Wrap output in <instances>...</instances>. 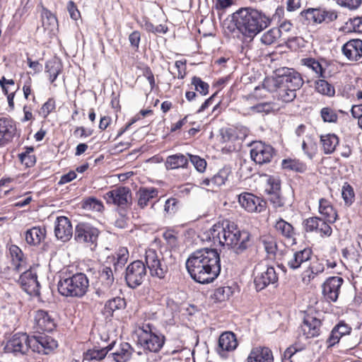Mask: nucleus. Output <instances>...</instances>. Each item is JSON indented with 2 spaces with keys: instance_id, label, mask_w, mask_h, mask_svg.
Segmentation results:
<instances>
[{
  "instance_id": "obj_1",
  "label": "nucleus",
  "mask_w": 362,
  "mask_h": 362,
  "mask_svg": "<svg viewBox=\"0 0 362 362\" xmlns=\"http://www.w3.org/2000/svg\"><path fill=\"white\" fill-rule=\"evenodd\" d=\"M185 264L190 277L201 284L213 282L219 276L221 269L217 250L208 247L193 252Z\"/></svg>"
},
{
  "instance_id": "obj_2",
  "label": "nucleus",
  "mask_w": 362,
  "mask_h": 362,
  "mask_svg": "<svg viewBox=\"0 0 362 362\" xmlns=\"http://www.w3.org/2000/svg\"><path fill=\"white\" fill-rule=\"evenodd\" d=\"M209 236L214 243L233 249L235 254L244 253L250 247L251 235L245 230H240L238 225L228 219L215 223L209 230Z\"/></svg>"
},
{
  "instance_id": "obj_3",
  "label": "nucleus",
  "mask_w": 362,
  "mask_h": 362,
  "mask_svg": "<svg viewBox=\"0 0 362 362\" xmlns=\"http://www.w3.org/2000/svg\"><path fill=\"white\" fill-rule=\"evenodd\" d=\"M237 29L247 37L253 38L271 23L272 19L262 11L252 7L240 8L232 15Z\"/></svg>"
},
{
  "instance_id": "obj_4",
  "label": "nucleus",
  "mask_w": 362,
  "mask_h": 362,
  "mask_svg": "<svg viewBox=\"0 0 362 362\" xmlns=\"http://www.w3.org/2000/svg\"><path fill=\"white\" fill-rule=\"evenodd\" d=\"M57 283L59 293L65 297L82 298L89 288V279L82 272H65L59 276Z\"/></svg>"
},
{
  "instance_id": "obj_5",
  "label": "nucleus",
  "mask_w": 362,
  "mask_h": 362,
  "mask_svg": "<svg viewBox=\"0 0 362 362\" xmlns=\"http://www.w3.org/2000/svg\"><path fill=\"white\" fill-rule=\"evenodd\" d=\"M153 326L149 323L144 324L139 327L138 343L144 350L158 353L165 344V336L160 333L153 332Z\"/></svg>"
},
{
  "instance_id": "obj_6",
  "label": "nucleus",
  "mask_w": 362,
  "mask_h": 362,
  "mask_svg": "<svg viewBox=\"0 0 362 362\" xmlns=\"http://www.w3.org/2000/svg\"><path fill=\"white\" fill-rule=\"evenodd\" d=\"M107 204H114L117 206L119 214L124 215L132 204V193L127 187H116L104 195Z\"/></svg>"
},
{
  "instance_id": "obj_7",
  "label": "nucleus",
  "mask_w": 362,
  "mask_h": 362,
  "mask_svg": "<svg viewBox=\"0 0 362 362\" xmlns=\"http://www.w3.org/2000/svg\"><path fill=\"white\" fill-rule=\"evenodd\" d=\"M147 276L146 266L141 260L131 262L126 268L124 280L127 286L135 289L140 286Z\"/></svg>"
},
{
  "instance_id": "obj_8",
  "label": "nucleus",
  "mask_w": 362,
  "mask_h": 362,
  "mask_svg": "<svg viewBox=\"0 0 362 362\" xmlns=\"http://www.w3.org/2000/svg\"><path fill=\"white\" fill-rule=\"evenodd\" d=\"M31 339L33 335L30 336L25 332L15 333L7 340L4 351L15 356L26 354L29 349L32 350Z\"/></svg>"
},
{
  "instance_id": "obj_9",
  "label": "nucleus",
  "mask_w": 362,
  "mask_h": 362,
  "mask_svg": "<svg viewBox=\"0 0 362 362\" xmlns=\"http://www.w3.org/2000/svg\"><path fill=\"white\" fill-rule=\"evenodd\" d=\"M100 235L98 228L86 222H79L75 227L74 240L79 244L95 247Z\"/></svg>"
},
{
  "instance_id": "obj_10",
  "label": "nucleus",
  "mask_w": 362,
  "mask_h": 362,
  "mask_svg": "<svg viewBox=\"0 0 362 362\" xmlns=\"http://www.w3.org/2000/svg\"><path fill=\"white\" fill-rule=\"evenodd\" d=\"M275 83L299 90L303 86L304 81L301 74L295 69L281 67L275 71Z\"/></svg>"
},
{
  "instance_id": "obj_11",
  "label": "nucleus",
  "mask_w": 362,
  "mask_h": 362,
  "mask_svg": "<svg viewBox=\"0 0 362 362\" xmlns=\"http://www.w3.org/2000/svg\"><path fill=\"white\" fill-rule=\"evenodd\" d=\"M145 264L153 277L164 279L168 273V267L155 250L149 249L146 251Z\"/></svg>"
},
{
  "instance_id": "obj_12",
  "label": "nucleus",
  "mask_w": 362,
  "mask_h": 362,
  "mask_svg": "<svg viewBox=\"0 0 362 362\" xmlns=\"http://www.w3.org/2000/svg\"><path fill=\"white\" fill-rule=\"evenodd\" d=\"M300 16L305 18L304 24L326 23H331L337 18V14L334 11H327L321 8H309L300 13Z\"/></svg>"
},
{
  "instance_id": "obj_13",
  "label": "nucleus",
  "mask_w": 362,
  "mask_h": 362,
  "mask_svg": "<svg viewBox=\"0 0 362 362\" xmlns=\"http://www.w3.org/2000/svg\"><path fill=\"white\" fill-rule=\"evenodd\" d=\"M254 276V284L257 291L264 289L269 285H275L278 281V276L273 267H256Z\"/></svg>"
},
{
  "instance_id": "obj_14",
  "label": "nucleus",
  "mask_w": 362,
  "mask_h": 362,
  "mask_svg": "<svg viewBox=\"0 0 362 362\" xmlns=\"http://www.w3.org/2000/svg\"><path fill=\"white\" fill-rule=\"evenodd\" d=\"M275 155V149L271 145L262 141L254 142L250 150L252 160L259 165L270 163Z\"/></svg>"
},
{
  "instance_id": "obj_15",
  "label": "nucleus",
  "mask_w": 362,
  "mask_h": 362,
  "mask_svg": "<svg viewBox=\"0 0 362 362\" xmlns=\"http://www.w3.org/2000/svg\"><path fill=\"white\" fill-rule=\"evenodd\" d=\"M32 351L47 355L58 346V342L53 337L44 333L33 335L31 339Z\"/></svg>"
},
{
  "instance_id": "obj_16",
  "label": "nucleus",
  "mask_w": 362,
  "mask_h": 362,
  "mask_svg": "<svg viewBox=\"0 0 362 362\" xmlns=\"http://www.w3.org/2000/svg\"><path fill=\"white\" fill-rule=\"evenodd\" d=\"M238 202L245 211L250 213H261L267 207L266 201L252 193L246 192L238 195Z\"/></svg>"
},
{
  "instance_id": "obj_17",
  "label": "nucleus",
  "mask_w": 362,
  "mask_h": 362,
  "mask_svg": "<svg viewBox=\"0 0 362 362\" xmlns=\"http://www.w3.org/2000/svg\"><path fill=\"white\" fill-rule=\"evenodd\" d=\"M18 282L22 288L28 294L39 296L40 284L37 274L31 269L23 272L19 276Z\"/></svg>"
},
{
  "instance_id": "obj_18",
  "label": "nucleus",
  "mask_w": 362,
  "mask_h": 362,
  "mask_svg": "<svg viewBox=\"0 0 362 362\" xmlns=\"http://www.w3.org/2000/svg\"><path fill=\"white\" fill-rule=\"evenodd\" d=\"M344 279L339 276H330L322 284V294L327 300L335 302Z\"/></svg>"
},
{
  "instance_id": "obj_19",
  "label": "nucleus",
  "mask_w": 362,
  "mask_h": 362,
  "mask_svg": "<svg viewBox=\"0 0 362 362\" xmlns=\"http://www.w3.org/2000/svg\"><path fill=\"white\" fill-rule=\"evenodd\" d=\"M312 253L313 252L310 248H304L298 251L286 252L287 266L292 270L300 268L303 263L310 260Z\"/></svg>"
},
{
  "instance_id": "obj_20",
  "label": "nucleus",
  "mask_w": 362,
  "mask_h": 362,
  "mask_svg": "<svg viewBox=\"0 0 362 362\" xmlns=\"http://www.w3.org/2000/svg\"><path fill=\"white\" fill-rule=\"evenodd\" d=\"M99 273L101 286L96 289L95 294L99 298H103L110 291L111 286L113 285L115 277L112 269L107 266H103Z\"/></svg>"
},
{
  "instance_id": "obj_21",
  "label": "nucleus",
  "mask_w": 362,
  "mask_h": 362,
  "mask_svg": "<svg viewBox=\"0 0 362 362\" xmlns=\"http://www.w3.org/2000/svg\"><path fill=\"white\" fill-rule=\"evenodd\" d=\"M17 129L15 122L10 118H0V147L8 144L16 135Z\"/></svg>"
},
{
  "instance_id": "obj_22",
  "label": "nucleus",
  "mask_w": 362,
  "mask_h": 362,
  "mask_svg": "<svg viewBox=\"0 0 362 362\" xmlns=\"http://www.w3.org/2000/svg\"><path fill=\"white\" fill-rule=\"evenodd\" d=\"M54 234L58 240L63 242L70 240L73 235V228L70 220L67 217H57L55 222Z\"/></svg>"
},
{
  "instance_id": "obj_23",
  "label": "nucleus",
  "mask_w": 362,
  "mask_h": 362,
  "mask_svg": "<svg viewBox=\"0 0 362 362\" xmlns=\"http://www.w3.org/2000/svg\"><path fill=\"white\" fill-rule=\"evenodd\" d=\"M34 322L36 328L42 332H51L56 328L54 318L47 311L43 310L35 312Z\"/></svg>"
},
{
  "instance_id": "obj_24",
  "label": "nucleus",
  "mask_w": 362,
  "mask_h": 362,
  "mask_svg": "<svg viewBox=\"0 0 362 362\" xmlns=\"http://www.w3.org/2000/svg\"><path fill=\"white\" fill-rule=\"evenodd\" d=\"M343 54L351 61H358L362 58V40L353 39L342 46Z\"/></svg>"
},
{
  "instance_id": "obj_25",
  "label": "nucleus",
  "mask_w": 362,
  "mask_h": 362,
  "mask_svg": "<svg viewBox=\"0 0 362 362\" xmlns=\"http://www.w3.org/2000/svg\"><path fill=\"white\" fill-rule=\"evenodd\" d=\"M115 344L116 341L113 340L107 346L104 347L95 346L93 348L89 349L86 352H84L83 359L84 361H100L106 357L109 351L112 350Z\"/></svg>"
},
{
  "instance_id": "obj_26",
  "label": "nucleus",
  "mask_w": 362,
  "mask_h": 362,
  "mask_svg": "<svg viewBox=\"0 0 362 362\" xmlns=\"http://www.w3.org/2000/svg\"><path fill=\"white\" fill-rule=\"evenodd\" d=\"M247 362H274L272 350L266 346H257L252 349Z\"/></svg>"
},
{
  "instance_id": "obj_27",
  "label": "nucleus",
  "mask_w": 362,
  "mask_h": 362,
  "mask_svg": "<svg viewBox=\"0 0 362 362\" xmlns=\"http://www.w3.org/2000/svg\"><path fill=\"white\" fill-rule=\"evenodd\" d=\"M322 322L317 317L307 315L303 319V331L306 338L319 336Z\"/></svg>"
},
{
  "instance_id": "obj_28",
  "label": "nucleus",
  "mask_w": 362,
  "mask_h": 362,
  "mask_svg": "<svg viewBox=\"0 0 362 362\" xmlns=\"http://www.w3.org/2000/svg\"><path fill=\"white\" fill-rule=\"evenodd\" d=\"M238 346L235 334L232 332L222 333L218 339V351H230Z\"/></svg>"
},
{
  "instance_id": "obj_29",
  "label": "nucleus",
  "mask_w": 362,
  "mask_h": 362,
  "mask_svg": "<svg viewBox=\"0 0 362 362\" xmlns=\"http://www.w3.org/2000/svg\"><path fill=\"white\" fill-rule=\"evenodd\" d=\"M158 194V190L155 187H140L136 192L137 204L141 209H144L148 203Z\"/></svg>"
},
{
  "instance_id": "obj_30",
  "label": "nucleus",
  "mask_w": 362,
  "mask_h": 362,
  "mask_svg": "<svg viewBox=\"0 0 362 362\" xmlns=\"http://www.w3.org/2000/svg\"><path fill=\"white\" fill-rule=\"evenodd\" d=\"M276 90L274 97L283 103H288L294 100L296 98L297 89L290 88L284 85L276 84L275 83Z\"/></svg>"
},
{
  "instance_id": "obj_31",
  "label": "nucleus",
  "mask_w": 362,
  "mask_h": 362,
  "mask_svg": "<svg viewBox=\"0 0 362 362\" xmlns=\"http://www.w3.org/2000/svg\"><path fill=\"white\" fill-rule=\"evenodd\" d=\"M319 213L329 223H334L338 218L337 210L328 200L324 198L320 199L319 201Z\"/></svg>"
},
{
  "instance_id": "obj_32",
  "label": "nucleus",
  "mask_w": 362,
  "mask_h": 362,
  "mask_svg": "<svg viewBox=\"0 0 362 362\" xmlns=\"http://www.w3.org/2000/svg\"><path fill=\"white\" fill-rule=\"evenodd\" d=\"M46 235L45 227H33L26 230L25 234V241L30 245H37L43 240Z\"/></svg>"
},
{
  "instance_id": "obj_33",
  "label": "nucleus",
  "mask_w": 362,
  "mask_h": 362,
  "mask_svg": "<svg viewBox=\"0 0 362 362\" xmlns=\"http://www.w3.org/2000/svg\"><path fill=\"white\" fill-rule=\"evenodd\" d=\"M189 159L182 153H176L167 157L165 166L167 170L185 168L188 165Z\"/></svg>"
},
{
  "instance_id": "obj_34",
  "label": "nucleus",
  "mask_w": 362,
  "mask_h": 362,
  "mask_svg": "<svg viewBox=\"0 0 362 362\" xmlns=\"http://www.w3.org/2000/svg\"><path fill=\"white\" fill-rule=\"evenodd\" d=\"M134 352V349L127 342L119 344V348L111 354L115 362H126L129 360Z\"/></svg>"
},
{
  "instance_id": "obj_35",
  "label": "nucleus",
  "mask_w": 362,
  "mask_h": 362,
  "mask_svg": "<svg viewBox=\"0 0 362 362\" xmlns=\"http://www.w3.org/2000/svg\"><path fill=\"white\" fill-rule=\"evenodd\" d=\"M320 142L325 154L332 153L338 146L339 139L334 134H327L320 136Z\"/></svg>"
},
{
  "instance_id": "obj_36",
  "label": "nucleus",
  "mask_w": 362,
  "mask_h": 362,
  "mask_svg": "<svg viewBox=\"0 0 362 362\" xmlns=\"http://www.w3.org/2000/svg\"><path fill=\"white\" fill-rule=\"evenodd\" d=\"M274 228L284 238L294 239L296 235L294 228L288 222L284 221L283 218H279L275 223Z\"/></svg>"
},
{
  "instance_id": "obj_37",
  "label": "nucleus",
  "mask_w": 362,
  "mask_h": 362,
  "mask_svg": "<svg viewBox=\"0 0 362 362\" xmlns=\"http://www.w3.org/2000/svg\"><path fill=\"white\" fill-rule=\"evenodd\" d=\"M126 306V302L124 298L120 297H115L108 300L104 307L105 313L110 316L113 315V313L117 310L124 308Z\"/></svg>"
},
{
  "instance_id": "obj_38",
  "label": "nucleus",
  "mask_w": 362,
  "mask_h": 362,
  "mask_svg": "<svg viewBox=\"0 0 362 362\" xmlns=\"http://www.w3.org/2000/svg\"><path fill=\"white\" fill-rule=\"evenodd\" d=\"M181 202L179 199L175 197H170L167 199L163 205V214L165 217L174 216L180 209Z\"/></svg>"
},
{
  "instance_id": "obj_39",
  "label": "nucleus",
  "mask_w": 362,
  "mask_h": 362,
  "mask_svg": "<svg viewBox=\"0 0 362 362\" xmlns=\"http://www.w3.org/2000/svg\"><path fill=\"white\" fill-rule=\"evenodd\" d=\"M315 88L317 93L328 97H333L335 94L334 87L325 79L317 80Z\"/></svg>"
},
{
  "instance_id": "obj_40",
  "label": "nucleus",
  "mask_w": 362,
  "mask_h": 362,
  "mask_svg": "<svg viewBox=\"0 0 362 362\" xmlns=\"http://www.w3.org/2000/svg\"><path fill=\"white\" fill-rule=\"evenodd\" d=\"M233 291L230 286H223L216 288L211 296L214 303H221L228 300L232 296Z\"/></svg>"
},
{
  "instance_id": "obj_41",
  "label": "nucleus",
  "mask_w": 362,
  "mask_h": 362,
  "mask_svg": "<svg viewBox=\"0 0 362 362\" xmlns=\"http://www.w3.org/2000/svg\"><path fill=\"white\" fill-rule=\"evenodd\" d=\"M322 218L317 216H313L305 219L303 221V226L307 233H320L322 227L320 226Z\"/></svg>"
},
{
  "instance_id": "obj_42",
  "label": "nucleus",
  "mask_w": 362,
  "mask_h": 362,
  "mask_svg": "<svg viewBox=\"0 0 362 362\" xmlns=\"http://www.w3.org/2000/svg\"><path fill=\"white\" fill-rule=\"evenodd\" d=\"M283 169L292 170L296 173H304L307 168L306 165L298 160L284 159L281 162Z\"/></svg>"
},
{
  "instance_id": "obj_43",
  "label": "nucleus",
  "mask_w": 362,
  "mask_h": 362,
  "mask_svg": "<svg viewBox=\"0 0 362 362\" xmlns=\"http://www.w3.org/2000/svg\"><path fill=\"white\" fill-rule=\"evenodd\" d=\"M42 23L45 30H52L57 25V19L49 10L43 8L42 12Z\"/></svg>"
},
{
  "instance_id": "obj_44",
  "label": "nucleus",
  "mask_w": 362,
  "mask_h": 362,
  "mask_svg": "<svg viewBox=\"0 0 362 362\" xmlns=\"http://www.w3.org/2000/svg\"><path fill=\"white\" fill-rule=\"evenodd\" d=\"M303 64L308 66L314 71L319 77L325 78V69L322 67V64L314 58L308 57L302 59Z\"/></svg>"
},
{
  "instance_id": "obj_45",
  "label": "nucleus",
  "mask_w": 362,
  "mask_h": 362,
  "mask_svg": "<svg viewBox=\"0 0 362 362\" xmlns=\"http://www.w3.org/2000/svg\"><path fill=\"white\" fill-rule=\"evenodd\" d=\"M82 208L88 211H101L104 206L101 201L98 199L90 197L84 199L81 203Z\"/></svg>"
},
{
  "instance_id": "obj_46",
  "label": "nucleus",
  "mask_w": 362,
  "mask_h": 362,
  "mask_svg": "<svg viewBox=\"0 0 362 362\" xmlns=\"http://www.w3.org/2000/svg\"><path fill=\"white\" fill-rule=\"evenodd\" d=\"M231 173L230 168L224 167L212 177V185L220 187L226 183L229 175Z\"/></svg>"
},
{
  "instance_id": "obj_47",
  "label": "nucleus",
  "mask_w": 362,
  "mask_h": 362,
  "mask_svg": "<svg viewBox=\"0 0 362 362\" xmlns=\"http://www.w3.org/2000/svg\"><path fill=\"white\" fill-rule=\"evenodd\" d=\"M281 30L279 28H272L263 34L261 42L267 45H272L281 37Z\"/></svg>"
},
{
  "instance_id": "obj_48",
  "label": "nucleus",
  "mask_w": 362,
  "mask_h": 362,
  "mask_svg": "<svg viewBox=\"0 0 362 362\" xmlns=\"http://www.w3.org/2000/svg\"><path fill=\"white\" fill-rule=\"evenodd\" d=\"M276 104L273 102L259 103L250 107L251 111L256 113H265L267 115L276 111Z\"/></svg>"
},
{
  "instance_id": "obj_49",
  "label": "nucleus",
  "mask_w": 362,
  "mask_h": 362,
  "mask_svg": "<svg viewBox=\"0 0 362 362\" xmlns=\"http://www.w3.org/2000/svg\"><path fill=\"white\" fill-rule=\"evenodd\" d=\"M344 30L346 32H354L362 33V16L350 18L348 22L346 23Z\"/></svg>"
},
{
  "instance_id": "obj_50",
  "label": "nucleus",
  "mask_w": 362,
  "mask_h": 362,
  "mask_svg": "<svg viewBox=\"0 0 362 362\" xmlns=\"http://www.w3.org/2000/svg\"><path fill=\"white\" fill-rule=\"evenodd\" d=\"M341 196L346 205L350 206L354 201L355 194L353 187L345 182L341 189Z\"/></svg>"
},
{
  "instance_id": "obj_51",
  "label": "nucleus",
  "mask_w": 362,
  "mask_h": 362,
  "mask_svg": "<svg viewBox=\"0 0 362 362\" xmlns=\"http://www.w3.org/2000/svg\"><path fill=\"white\" fill-rule=\"evenodd\" d=\"M192 85L194 86L195 90L198 91L202 95H206L209 93V85L198 76L192 78Z\"/></svg>"
},
{
  "instance_id": "obj_52",
  "label": "nucleus",
  "mask_w": 362,
  "mask_h": 362,
  "mask_svg": "<svg viewBox=\"0 0 362 362\" xmlns=\"http://www.w3.org/2000/svg\"><path fill=\"white\" fill-rule=\"evenodd\" d=\"M129 258V252L126 247H120L117 252L116 262L114 263L115 270L122 268Z\"/></svg>"
},
{
  "instance_id": "obj_53",
  "label": "nucleus",
  "mask_w": 362,
  "mask_h": 362,
  "mask_svg": "<svg viewBox=\"0 0 362 362\" xmlns=\"http://www.w3.org/2000/svg\"><path fill=\"white\" fill-rule=\"evenodd\" d=\"M320 115L324 122L335 123L338 120L337 114L329 107L322 108Z\"/></svg>"
},
{
  "instance_id": "obj_54",
  "label": "nucleus",
  "mask_w": 362,
  "mask_h": 362,
  "mask_svg": "<svg viewBox=\"0 0 362 362\" xmlns=\"http://www.w3.org/2000/svg\"><path fill=\"white\" fill-rule=\"evenodd\" d=\"M264 250L269 257H274L277 251V243L272 237H265L262 239Z\"/></svg>"
},
{
  "instance_id": "obj_55",
  "label": "nucleus",
  "mask_w": 362,
  "mask_h": 362,
  "mask_svg": "<svg viewBox=\"0 0 362 362\" xmlns=\"http://www.w3.org/2000/svg\"><path fill=\"white\" fill-rule=\"evenodd\" d=\"M144 26L147 32L152 33L153 34H165L168 30L166 25L162 24L154 25L151 22L147 20L145 21Z\"/></svg>"
},
{
  "instance_id": "obj_56",
  "label": "nucleus",
  "mask_w": 362,
  "mask_h": 362,
  "mask_svg": "<svg viewBox=\"0 0 362 362\" xmlns=\"http://www.w3.org/2000/svg\"><path fill=\"white\" fill-rule=\"evenodd\" d=\"M187 156L189 157L190 162L192 163L197 171L202 173L205 170L206 167V162L204 158H202L199 156L189 153Z\"/></svg>"
},
{
  "instance_id": "obj_57",
  "label": "nucleus",
  "mask_w": 362,
  "mask_h": 362,
  "mask_svg": "<svg viewBox=\"0 0 362 362\" xmlns=\"http://www.w3.org/2000/svg\"><path fill=\"white\" fill-rule=\"evenodd\" d=\"M269 187L266 189L267 193L281 192V180L279 178L270 176L267 180Z\"/></svg>"
},
{
  "instance_id": "obj_58",
  "label": "nucleus",
  "mask_w": 362,
  "mask_h": 362,
  "mask_svg": "<svg viewBox=\"0 0 362 362\" xmlns=\"http://www.w3.org/2000/svg\"><path fill=\"white\" fill-rule=\"evenodd\" d=\"M342 337L343 334H341L339 329L337 330V329L334 327L327 339V343L328 344L327 347L330 348L338 344Z\"/></svg>"
},
{
  "instance_id": "obj_59",
  "label": "nucleus",
  "mask_w": 362,
  "mask_h": 362,
  "mask_svg": "<svg viewBox=\"0 0 362 362\" xmlns=\"http://www.w3.org/2000/svg\"><path fill=\"white\" fill-rule=\"evenodd\" d=\"M55 100L53 98H49L42 106L40 114L42 115L43 118H47V116L55 109Z\"/></svg>"
},
{
  "instance_id": "obj_60",
  "label": "nucleus",
  "mask_w": 362,
  "mask_h": 362,
  "mask_svg": "<svg viewBox=\"0 0 362 362\" xmlns=\"http://www.w3.org/2000/svg\"><path fill=\"white\" fill-rule=\"evenodd\" d=\"M300 350V349H298L294 345L290 346L284 352V354L281 356V362H293V356Z\"/></svg>"
},
{
  "instance_id": "obj_61",
  "label": "nucleus",
  "mask_w": 362,
  "mask_h": 362,
  "mask_svg": "<svg viewBox=\"0 0 362 362\" xmlns=\"http://www.w3.org/2000/svg\"><path fill=\"white\" fill-rule=\"evenodd\" d=\"M9 251L12 257L13 263H14V262H24V255L17 245H11L9 248Z\"/></svg>"
},
{
  "instance_id": "obj_62",
  "label": "nucleus",
  "mask_w": 362,
  "mask_h": 362,
  "mask_svg": "<svg viewBox=\"0 0 362 362\" xmlns=\"http://www.w3.org/2000/svg\"><path fill=\"white\" fill-rule=\"evenodd\" d=\"M61 69V64L56 60H49L46 62L45 71L49 74V76L52 73H60Z\"/></svg>"
},
{
  "instance_id": "obj_63",
  "label": "nucleus",
  "mask_w": 362,
  "mask_h": 362,
  "mask_svg": "<svg viewBox=\"0 0 362 362\" xmlns=\"http://www.w3.org/2000/svg\"><path fill=\"white\" fill-rule=\"evenodd\" d=\"M341 6L346 7L350 10L357 9L362 4V0H335Z\"/></svg>"
},
{
  "instance_id": "obj_64",
  "label": "nucleus",
  "mask_w": 362,
  "mask_h": 362,
  "mask_svg": "<svg viewBox=\"0 0 362 362\" xmlns=\"http://www.w3.org/2000/svg\"><path fill=\"white\" fill-rule=\"evenodd\" d=\"M236 138L235 131L230 128L221 129V142L226 143Z\"/></svg>"
}]
</instances>
